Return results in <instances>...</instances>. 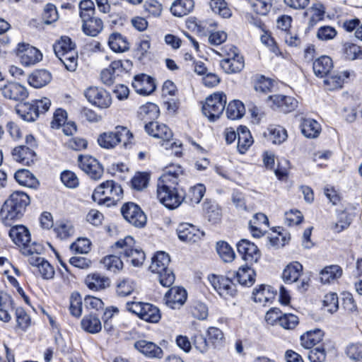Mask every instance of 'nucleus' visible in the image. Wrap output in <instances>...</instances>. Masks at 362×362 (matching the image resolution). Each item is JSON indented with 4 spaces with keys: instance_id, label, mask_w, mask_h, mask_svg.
<instances>
[{
    "instance_id": "8",
    "label": "nucleus",
    "mask_w": 362,
    "mask_h": 362,
    "mask_svg": "<svg viewBox=\"0 0 362 362\" xmlns=\"http://www.w3.org/2000/svg\"><path fill=\"white\" fill-rule=\"evenodd\" d=\"M121 213L124 219L137 228H142L146 223V216L139 205L127 202L121 208Z\"/></svg>"
},
{
    "instance_id": "64",
    "label": "nucleus",
    "mask_w": 362,
    "mask_h": 362,
    "mask_svg": "<svg viewBox=\"0 0 362 362\" xmlns=\"http://www.w3.org/2000/svg\"><path fill=\"white\" fill-rule=\"evenodd\" d=\"M298 324V317L293 314L281 315L279 325L286 329H293Z\"/></svg>"
},
{
    "instance_id": "51",
    "label": "nucleus",
    "mask_w": 362,
    "mask_h": 362,
    "mask_svg": "<svg viewBox=\"0 0 362 362\" xmlns=\"http://www.w3.org/2000/svg\"><path fill=\"white\" fill-rule=\"evenodd\" d=\"M54 51L56 56L75 50V45L69 37H62L61 40L54 45Z\"/></svg>"
},
{
    "instance_id": "54",
    "label": "nucleus",
    "mask_w": 362,
    "mask_h": 362,
    "mask_svg": "<svg viewBox=\"0 0 362 362\" xmlns=\"http://www.w3.org/2000/svg\"><path fill=\"white\" fill-rule=\"evenodd\" d=\"M210 6L212 11L223 18H229L231 11L224 0H211Z\"/></svg>"
},
{
    "instance_id": "41",
    "label": "nucleus",
    "mask_w": 362,
    "mask_h": 362,
    "mask_svg": "<svg viewBox=\"0 0 362 362\" xmlns=\"http://www.w3.org/2000/svg\"><path fill=\"white\" fill-rule=\"evenodd\" d=\"M205 191V186L202 183H197L191 187L187 194L185 193V200L190 204H198L204 197Z\"/></svg>"
},
{
    "instance_id": "33",
    "label": "nucleus",
    "mask_w": 362,
    "mask_h": 362,
    "mask_svg": "<svg viewBox=\"0 0 362 362\" xmlns=\"http://www.w3.org/2000/svg\"><path fill=\"white\" fill-rule=\"evenodd\" d=\"M194 7L193 0H175L170 7V11L175 16L182 17L192 12Z\"/></svg>"
},
{
    "instance_id": "12",
    "label": "nucleus",
    "mask_w": 362,
    "mask_h": 362,
    "mask_svg": "<svg viewBox=\"0 0 362 362\" xmlns=\"http://www.w3.org/2000/svg\"><path fill=\"white\" fill-rule=\"evenodd\" d=\"M84 95L88 100L100 108H107L111 104L110 94L103 88L90 87L85 90Z\"/></svg>"
},
{
    "instance_id": "52",
    "label": "nucleus",
    "mask_w": 362,
    "mask_h": 362,
    "mask_svg": "<svg viewBox=\"0 0 362 362\" xmlns=\"http://www.w3.org/2000/svg\"><path fill=\"white\" fill-rule=\"evenodd\" d=\"M102 264L109 271L116 273L123 267V263L120 257L116 255H108L102 260Z\"/></svg>"
},
{
    "instance_id": "13",
    "label": "nucleus",
    "mask_w": 362,
    "mask_h": 362,
    "mask_svg": "<svg viewBox=\"0 0 362 362\" xmlns=\"http://www.w3.org/2000/svg\"><path fill=\"white\" fill-rule=\"evenodd\" d=\"M130 62L128 60L124 62H122L121 60L112 62L108 68L101 71L100 78L102 82L107 86L112 85L114 83L115 76L127 71V67L130 66Z\"/></svg>"
},
{
    "instance_id": "50",
    "label": "nucleus",
    "mask_w": 362,
    "mask_h": 362,
    "mask_svg": "<svg viewBox=\"0 0 362 362\" xmlns=\"http://www.w3.org/2000/svg\"><path fill=\"white\" fill-rule=\"evenodd\" d=\"M183 175V171L180 166L170 165L164 170L163 173L158 178V181H172L173 180H180Z\"/></svg>"
},
{
    "instance_id": "22",
    "label": "nucleus",
    "mask_w": 362,
    "mask_h": 362,
    "mask_svg": "<svg viewBox=\"0 0 362 362\" xmlns=\"http://www.w3.org/2000/svg\"><path fill=\"white\" fill-rule=\"evenodd\" d=\"M82 21V30L86 35L95 37L103 30V22L98 17L90 16Z\"/></svg>"
},
{
    "instance_id": "61",
    "label": "nucleus",
    "mask_w": 362,
    "mask_h": 362,
    "mask_svg": "<svg viewBox=\"0 0 362 362\" xmlns=\"http://www.w3.org/2000/svg\"><path fill=\"white\" fill-rule=\"evenodd\" d=\"M95 4L91 0H82L79 4L81 19L95 15Z\"/></svg>"
},
{
    "instance_id": "42",
    "label": "nucleus",
    "mask_w": 362,
    "mask_h": 362,
    "mask_svg": "<svg viewBox=\"0 0 362 362\" xmlns=\"http://www.w3.org/2000/svg\"><path fill=\"white\" fill-rule=\"evenodd\" d=\"M269 286L260 285L258 288H255L252 292V298L256 303L264 305L274 298V292Z\"/></svg>"
},
{
    "instance_id": "63",
    "label": "nucleus",
    "mask_w": 362,
    "mask_h": 362,
    "mask_svg": "<svg viewBox=\"0 0 362 362\" xmlns=\"http://www.w3.org/2000/svg\"><path fill=\"white\" fill-rule=\"evenodd\" d=\"M17 326L22 330H25L30 325V317L22 308L16 310Z\"/></svg>"
},
{
    "instance_id": "58",
    "label": "nucleus",
    "mask_w": 362,
    "mask_h": 362,
    "mask_svg": "<svg viewBox=\"0 0 362 362\" xmlns=\"http://www.w3.org/2000/svg\"><path fill=\"white\" fill-rule=\"evenodd\" d=\"M208 342L213 346L217 347L221 346L223 342V333L222 331L214 327H211L207 330Z\"/></svg>"
},
{
    "instance_id": "6",
    "label": "nucleus",
    "mask_w": 362,
    "mask_h": 362,
    "mask_svg": "<svg viewBox=\"0 0 362 362\" xmlns=\"http://www.w3.org/2000/svg\"><path fill=\"white\" fill-rule=\"evenodd\" d=\"M135 241L132 236H127L119 240L115 244L116 248L121 250L119 254L127 257L134 267L141 266L144 259V252L135 247Z\"/></svg>"
},
{
    "instance_id": "18",
    "label": "nucleus",
    "mask_w": 362,
    "mask_h": 362,
    "mask_svg": "<svg viewBox=\"0 0 362 362\" xmlns=\"http://www.w3.org/2000/svg\"><path fill=\"white\" fill-rule=\"evenodd\" d=\"M187 298L186 291L180 287L171 288L165 295V304L172 309H180Z\"/></svg>"
},
{
    "instance_id": "62",
    "label": "nucleus",
    "mask_w": 362,
    "mask_h": 362,
    "mask_svg": "<svg viewBox=\"0 0 362 362\" xmlns=\"http://www.w3.org/2000/svg\"><path fill=\"white\" fill-rule=\"evenodd\" d=\"M251 7L257 14L265 16L269 12L272 4L268 0H254L251 2Z\"/></svg>"
},
{
    "instance_id": "49",
    "label": "nucleus",
    "mask_w": 362,
    "mask_h": 362,
    "mask_svg": "<svg viewBox=\"0 0 362 362\" xmlns=\"http://www.w3.org/2000/svg\"><path fill=\"white\" fill-rule=\"evenodd\" d=\"M57 57L63 63L67 70L70 71L76 70L78 61V54L76 51L68 52Z\"/></svg>"
},
{
    "instance_id": "23",
    "label": "nucleus",
    "mask_w": 362,
    "mask_h": 362,
    "mask_svg": "<svg viewBox=\"0 0 362 362\" xmlns=\"http://www.w3.org/2000/svg\"><path fill=\"white\" fill-rule=\"evenodd\" d=\"M203 211L204 217L211 224L219 223L222 218V210L215 202L205 201L203 203Z\"/></svg>"
},
{
    "instance_id": "46",
    "label": "nucleus",
    "mask_w": 362,
    "mask_h": 362,
    "mask_svg": "<svg viewBox=\"0 0 362 362\" xmlns=\"http://www.w3.org/2000/svg\"><path fill=\"white\" fill-rule=\"evenodd\" d=\"M54 230L57 234V236L61 240L67 239L74 234V228L72 224L68 221L58 222L56 224Z\"/></svg>"
},
{
    "instance_id": "36",
    "label": "nucleus",
    "mask_w": 362,
    "mask_h": 362,
    "mask_svg": "<svg viewBox=\"0 0 362 362\" xmlns=\"http://www.w3.org/2000/svg\"><path fill=\"white\" fill-rule=\"evenodd\" d=\"M108 45L115 52H124L129 49L127 38L119 33H113L110 35Z\"/></svg>"
},
{
    "instance_id": "53",
    "label": "nucleus",
    "mask_w": 362,
    "mask_h": 362,
    "mask_svg": "<svg viewBox=\"0 0 362 362\" xmlns=\"http://www.w3.org/2000/svg\"><path fill=\"white\" fill-rule=\"evenodd\" d=\"M98 142L103 148H112L119 144V140L115 131L103 133L98 137Z\"/></svg>"
},
{
    "instance_id": "15",
    "label": "nucleus",
    "mask_w": 362,
    "mask_h": 362,
    "mask_svg": "<svg viewBox=\"0 0 362 362\" xmlns=\"http://www.w3.org/2000/svg\"><path fill=\"white\" fill-rule=\"evenodd\" d=\"M177 233L180 240L187 243H197L204 235V232L187 223H180L177 228Z\"/></svg>"
},
{
    "instance_id": "17",
    "label": "nucleus",
    "mask_w": 362,
    "mask_h": 362,
    "mask_svg": "<svg viewBox=\"0 0 362 362\" xmlns=\"http://www.w3.org/2000/svg\"><path fill=\"white\" fill-rule=\"evenodd\" d=\"M146 133L163 141H170L173 136L171 129L165 124H160L158 122L149 121L144 126Z\"/></svg>"
},
{
    "instance_id": "56",
    "label": "nucleus",
    "mask_w": 362,
    "mask_h": 362,
    "mask_svg": "<svg viewBox=\"0 0 362 362\" xmlns=\"http://www.w3.org/2000/svg\"><path fill=\"white\" fill-rule=\"evenodd\" d=\"M82 298L78 293H73L70 297L69 310L71 315L79 317L82 313Z\"/></svg>"
},
{
    "instance_id": "30",
    "label": "nucleus",
    "mask_w": 362,
    "mask_h": 362,
    "mask_svg": "<svg viewBox=\"0 0 362 362\" xmlns=\"http://www.w3.org/2000/svg\"><path fill=\"white\" fill-rule=\"evenodd\" d=\"M302 134L307 138H317L321 132L320 124L310 118L303 119L300 124Z\"/></svg>"
},
{
    "instance_id": "47",
    "label": "nucleus",
    "mask_w": 362,
    "mask_h": 362,
    "mask_svg": "<svg viewBox=\"0 0 362 362\" xmlns=\"http://www.w3.org/2000/svg\"><path fill=\"white\" fill-rule=\"evenodd\" d=\"M216 250L219 257L225 262H230L234 259L235 252L231 247L224 241L218 242Z\"/></svg>"
},
{
    "instance_id": "4",
    "label": "nucleus",
    "mask_w": 362,
    "mask_h": 362,
    "mask_svg": "<svg viewBox=\"0 0 362 362\" xmlns=\"http://www.w3.org/2000/svg\"><path fill=\"white\" fill-rule=\"evenodd\" d=\"M9 236L16 245L23 247L22 252L25 255H33L35 252L40 253L42 250L40 245H30V231L23 225L13 226L9 230Z\"/></svg>"
},
{
    "instance_id": "35",
    "label": "nucleus",
    "mask_w": 362,
    "mask_h": 362,
    "mask_svg": "<svg viewBox=\"0 0 362 362\" xmlns=\"http://www.w3.org/2000/svg\"><path fill=\"white\" fill-rule=\"evenodd\" d=\"M322 337L320 329L308 331L300 337V344L306 349H311L322 340Z\"/></svg>"
},
{
    "instance_id": "40",
    "label": "nucleus",
    "mask_w": 362,
    "mask_h": 362,
    "mask_svg": "<svg viewBox=\"0 0 362 362\" xmlns=\"http://www.w3.org/2000/svg\"><path fill=\"white\" fill-rule=\"evenodd\" d=\"M255 272L248 266H242L236 272V278L240 284L251 286L255 282Z\"/></svg>"
},
{
    "instance_id": "32",
    "label": "nucleus",
    "mask_w": 362,
    "mask_h": 362,
    "mask_svg": "<svg viewBox=\"0 0 362 362\" xmlns=\"http://www.w3.org/2000/svg\"><path fill=\"white\" fill-rule=\"evenodd\" d=\"M110 279L100 274H89L85 279V283L88 288L93 291L105 289L110 286Z\"/></svg>"
},
{
    "instance_id": "19",
    "label": "nucleus",
    "mask_w": 362,
    "mask_h": 362,
    "mask_svg": "<svg viewBox=\"0 0 362 362\" xmlns=\"http://www.w3.org/2000/svg\"><path fill=\"white\" fill-rule=\"evenodd\" d=\"M132 87L136 93L148 95L155 90L156 84L153 78L146 74H141L134 76Z\"/></svg>"
},
{
    "instance_id": "10",
    "label": "nucleus",
    "mask_w": 362,
    "mask_h": 362,
    "mask_svg": "<svg viewBox=\"0 0 362 362\" xmlns=\"http://www.w3.org/2000/svg\"><path fill=\"white\" fill-rule=\"evenodd\" d=\"M209 281L215 291L223 298L227 299L235 296L236 286L230 279L224 276L211 274L209 276Z\"/></svg>"
},
{
    "instance_id": "57",
    "label": "nucleus",
    "mask_w": 362,
    "mask_h": 362,
    "mask_svg": "<svg viewBox=\"0 0 362 362\" xmlns=\"http://www.w3.org/2000/svg\"><path fill=\"white\" fill-rule=\"evenodd\" d=\"M322 305L330 313H334L339 308L338 296L336 293L330 292L324 296Z\"/></svg>"
},
{
    "instance_id": "45",
    "label": "nucleus",
    "mask_w": 362,
    "mask_h": 362,
    "mask_svg": "<svg viewBox=\"0 0 362 362\" xmlns=\"http://www.w3.org/2000/svg\"><path fill=\"white\" fill-rule=\"evenodd\" d=\"M226 113L227 117L230 119L241 118L245 113L244 105L240 100H233L228 103Z\"/></svg>"
},
{
    "instance_id": "3",
    "label": "nucleus",
    "mask_w": 362,
    "mask_h": 362,
    "mask_svg": "<svg viewBox=\"0 0 362 362\" xmlns=\"http://www.w3.org/2000/svg\"><path fill=\"white\" fill-rule=\"evenodd\" d=\"M157 196L160 203L170 209L177 208L185 200V192L182 188L163 183L158 185Z\"/></svg>"
},
{
    "instance_id": "43",
    "label": "nucleus",
    "mask_w": 362,
    "mask_h": 362,
    "mask_svg": "<svg viewBox=\"0 0 362 362\" xmlns=\"http://www.w3.org/2000/svg\"><path fill=\"white\" fill-rule=\"evenodd\" d=\"M161 317L159 309L150 303H145L140 317L141 319L151 323L158 322Z\"/></svg>"
},
{
    "instance_id": "16",
    "label": "nucleus",
    "mask_w": 362,
    "mask_h": 362,
    "mask_svg": "<svg viewBox=\"0 0 362 362\" xmlns=\"http://www.w3.org/2000/svg\"><path fill=\"white\" fill-rule=\"evenodd\" d=\"M237 250L242 258L249 262H257L260 258L261 253L257 246L253 243L242 239L237 243Z\"/></svg>"
},
{
    "instance_id": "60",
    "label": "nucleus",
    "mask_w": 362,
    "mask_h": 362,
    "mask_svg": "<svg viewBox=\"0 0 362 362\" xmlns=\"http://www.w3.org/2000/svg\"><path fill=\"white\" fill-rule=\"evenodd\" d=\"M303 220L302 213L297 209H291L285 213V223L288 226L300 224Z\"/></svg>"
},
{
    "instance_id": "2",
    "label": "nucleus",
    "mask_w": 362,
    "mask_h": 362,
    "mask_svg": "<svg viewBox=\"0 0 362 362\" xmlns=\"http://www.w3.org/2000/svg\"><path fill=\"white\" fill-rule=\"evenodd\" d=\"M170 258L168 253L159 251L152 257L150 270L158 274L160 284L164 287H170L175 281V276L168 267Z\"/></svg>"
},
{
    "instance_id": "1",
    "label": "nucleus",
    "mask_w": 362,
    "mask_h": 362,
    "mask_svg": "<svg viewBox=\"0 0 362 362\" xmlns=\"http://www.w3.org/2000/svg\"><path fill=\"white\" fill-rule=\"evenodd\" d=\"M30 204V197L25 192H14L2 205L0 220L5 226H11L14 221L20 220L23 216Z\"/></svg>"
},
{
    "instance_id": "25",
    "label": "nucleus",
    "mask_w": 362,
    "mask_h": 362,
    "mask_svg": "<svg viewBox=\"0 0 362 362\" xmlns=\"http://www.w3.org/2000/svg\"><path fill=\"white\" fill-rule=\"evenodd\" d=\"M349 76L348 71H334L329 73L324 80V84L328 90L340 88L344 83L345 79Z\"/></svg>"
},
{
    "instance_id": "14",
    "label": "nucleus",
    "mask_w": 362,
    "mask_h": 362,
    "mask_svg": "<svg viewBox=\"0 0 362 362\" xmlns=\"http://www.w3.org/2000/svg\"><path fill=\"white\" fill-rule=\"evenodd\" d=\"M78 161L81 169L88 174L91 179L98 180L103 173V168L99 162L90 156H78Z\"/></svg>"
},
{
    "instance_id": "34",
    "label": "nucleus",
    "mask_w": 362,
    "mask_h": 362,
    "mask_svg": "<svg viewBox=\"0 0 362 362\" xmlns=\"http://www.w3.org/2000/svg\"><path fill=\"white\" fill-rule=\"evenodd\" d=\"M81 328L90 334H96L101 331L102 324L100 319L93 314L85 315L81 321Z\"/></svg>"
},
{
    "instance_id": "44",
    "label": "nucleus",
    "mask_w": 362,
    "mask_h": 362,
    "mask_svg": "<svg viewBox=\"0 0 362 362\" xmlns=\"http://www.w3.org/2000/svg\"><path fill=\"white\" fill-rule=\"evenodd\" d=\"M268 139L274 144H281L287 138L286 130L279 125H271L268 128V134H267Z\"/></svg>"
},
{
    "instance_id": "24",
    "label": "nucleus",
    "mask_w": 362,
    "mask_h": 362,
    "mask_svg": "<svg viewBox=\"0 0 362 362\" xmlns=\"http://www.w3.org/2000/svg\"><path fill=\"white\" fill-rule=\"evenodd\" d=\"M221 66L226 74H235L243 70L245 66L243 57H226L221 61Z\"/></svg>"
},
{
    "instance_id": "55",
    "label": "nucleus",
    "mask_w": 362,
    "mask_h": 362,
    "mask_svg": "<svg viewBox=\"0 0 362 362\" xmlns=\"http://www.w3.org/2000/svg\"><path fill=\"white\" fill-rule=\"evenodd\" d=\"M343 54L349 60H355L362 57L361 47L355 44L346 42L343 45Z\"/></svg>"
},
{
    "instance_id": "31",
    "label": "nucleus",
    "mask_w": 362,
    "mask_h": 362,
    "mask_svg": "<svg viewBox=\"0 0 362 362\" xmlns=\"http://www.w3.org/2000/svg\"><path fill=\"white\" fill-rule=\"evenodd\" d=\"M253 143V139L249 129L244 126L238 128L237 148L240 153H245Z\"/></svg>"
},
{
    "instance_id": "59",
    "label": "nucleus",
    "mask_w": 362,
    "mask_h": 362,
    "mask_svg": "<svg viewBox=\"0 0 362 362\" xmlns=\"http://www.w3.org/2000/svg\"><path fill=\"white\" fill-rule=\"evenodd\" d=\"M134 289V282L129 279H124L117 284L116 291L118 296L124 297L130 295Z\"/></svg>"
},
{
    "instance_id": "9",
    "label": "nucleus",
    "mask_w": 362,
    "mask_h": 362,
    "mask_svg": "<svg viewBox=\"0 0 362 362\" xmlns=\"http://www.w3.org/2000/svg\"><path fill=\"white\" fill-rule=\"evenodd\" d=\"M0 93L5 98L16 101H22L28 96L25 86L18 83L6 81L3 78L0 80Z\"/></svg>"
},
{
    "instance_id": "38",
    "label": "nucleus",
    "mask_w": 362,
    "mask_h": 362,
    "mask_svg": "<svg viewBox=\"0 0 362 362\" xmlns=\"http://www.w3.org/2000/svg\"><path fill=\"white\" fill-rule=\"evenodd\" d=\"M325 11L321 3L314 4L305 12V16L310 15L308 28H313L319 21L323 19Z\"/></svg>"
},
{
    "instance_id": "21",
    "label": "nucleus",
    "mask_w": 362,
    "mask_h": 362,
    "mask_svg": "<svg viewBox=\"0 0 362 362\" xmlns=\"http://www.w3.org/2000/svg\"><path fill=\"white\" fill-rule=\"evenodd\" d=\"M268 226L269 220L267 216L262 213L255 214L249 222L252 236L256 238L262 237Z\"/></svg>"
},
{
    "instance_id": "20",
    "label": "nucleus",
    "mask_w": 362,
    "mask_h": 362,
    "mask_svg": "<svg viewBox=\"0 0 362 362\" xmlns=\"http://www.w3.org/2000/svg\"><path fill=\"white\" fill-rule=\"evenodd\" d=\"M134 347L139 352L148 358H160L163 355V350L156 344L146 340H139L134 343Z\"/></svg>"
},
{
    "instance_id": "48",
    "label": "nucleus",
    "mask_w": 362,
    "mask_h": 362,
    "mask_svg": "<svg viewBox=\"0 0 362 362\" xmlns=\"http://www.w3.org/2000/svg\"><path fill=\"white\" fill-rule=\"evenodd\" d=\"M139 114L148 122V119H154L158 117L159 108L156 104L148 103L140 107Z\"/></svg>"
},
{
    "instance_id": "7",
    "label": "nucleus",
    "mask_w": 362,
    "mask_h": 362,
    "mask_svg": "<svg viewBox=\"0 0 362 362\" xmlns=\"http://www.w3.org/2000/svg\"><path fill=\"white\" fill-rule=\"evenodd\" d=\"M226 104V95L223 93H215L206 98L202 112L210 122H214L222 115Z\"/></svg>"
},
{
    "instance_id": "39",
    "label": "nucleus",
    "mask_w": 362,
    "mask_h": 362,
    "mask_svg": "<svg viewBox=\"0 0 362 362\" xmlns=\"http://www.w3.org/2000/svg\"><path fill=\"white\" fill-rule=\"evenodd\" d=\"M342 275V269L339 265H330L325 267L320 272V280L323 284H329Z\"/></svg>"
},
{
    "instance_id": "29",
    "label": "nucleus",
    "mask_w": 362,
    "mask_h": 362,
    "mask_svg": "<svg viewBox=\"0 0 362 362\" xmlns=\"http://www.w3.org/2000/svg\"><path fill=\"white\" fill-rule=\"evenodd\" d=\"M51 79V74L46 70L42 69L33 71L29 76L28 81L31 86L40 88L49 83Z\"/></svg>"
},
{
    "instance_id": "28",
    "label": "nucleus",
    "mask_w": 362,
    "mask_h": 362,
    "mask_svg": "<svg viewBox=\"0 0 362 362\" xmlns=\"http://www.w3.org/2000/svg\"><path fill=\"white\" fill-rule=\"evenodd\" d=\"M12 154L17 161L26 165L33 163L36 156L34 149L23 145L16 147L13 150Z\"/></svg>"
},
{
    "instance_id": "27",
    "label": "nucleus",
    "mask_w": 362,
    "mask_h": 362,
    "mask_svg": "<svg viewBox=\"0 0 362 362\" xmlns=\"http://www.w3.org/2000/svg\"><path fill=\"white\" fill-rule=\"evenodd\" d=\"M16 112L26 122H34L39 117L37 114V106H34L33 101L18 105L16 107Z\"/></svg>"
},
{
    "instance_id": "11",
    "label": "nucleus",
    "mask_w": 362,
    "mask_h": 362,
    "mask_svg": "<svg viewBox=\"0 0 362 362\" xmlns=\"http://www.w3.org/2000/svg\"><path fill=\"white\" fill-rule=\"evenodd\" d=\"M16 53L21 63L25 66L35 64L42 57L41 52L37 48L24 42L18 44Z\"/></svg>"
},
{
    "instance_id": "5",
    "label": "nucleus",
    "mask_w": 362,
    "mask_h": 362,
    "mask_svg": "<svg viewBox=\"0 0 362 362\" xmlns=\"http://www.w3.org/2000/svg\"><path fill=\"white\" fill-rule=\"evenodd\" d=\"M123 193L122 187L118 182H101L95 189L92 198L98 204H107L109 201L117 202L120 199Z\"/></svg>"
},
{
    "instance_id": "26",
    "label": "nucleus",
    "mask_w": 362,
    "mask_h": 362,
    "mask_svg": "<svg viewBox=\"0 0 362 362\" xmlns=\"http://www.w3.org/2000/svg\"><path fill=\"white\" fill-rule=\"evenodd\" d=\"M333 68L332 59L326 55L322 56L315 60L313 69L315 74L318 77H326Z\"/></svg>"
},
{
    "instance_id": "37",
    "label": "nucleus",
    "mask_w": 362,
    "mask_h": 362,
    "mask_svg": "<svg viewBox=\"0 0 362 362\" xmlns=\"http://www.w3.org/2000/svg\"><path fill=\"white\" fill-rule=\"evenodd\" d=\"M303 266L298 262L288 264L284 269L282 278L285 283L292 284L296 282L300 276Z\"/></svg>"
}]
</instances>
